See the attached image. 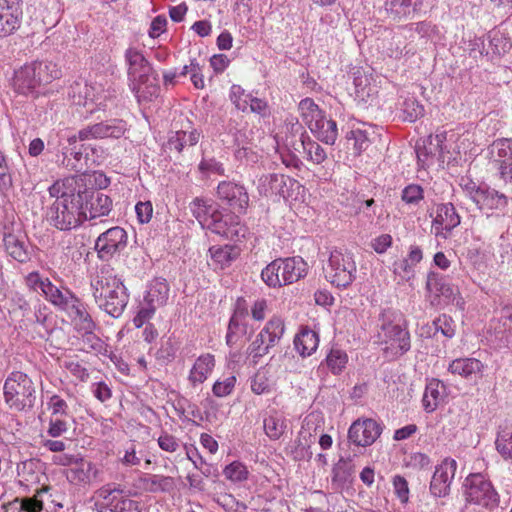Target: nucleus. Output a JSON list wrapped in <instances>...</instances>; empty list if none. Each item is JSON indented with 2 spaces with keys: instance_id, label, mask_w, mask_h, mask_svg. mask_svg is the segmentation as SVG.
<instances>
[{
  "instance_id": "f8f14e48",
  "label": "nucleus",
  "mask_w": 512,
  "mask_h": 512,
  "mask_svg": "<svg viewBox=\"0 0 512 512\" xmlns=\"http://www.w3.org/2000/svg\"><path fill=\"white\" fill-rule=\"evenodd\" d=\"M97 512H127L135 503L122 495V491L107 484L95 491L92 498Z\"/></svg>"
},
{
  "instance_id": "473e14b6",
  "label": "nucleus",
  "mask_w": 512,
  "mask_h": 512,
  "mask_svg": "<svg viewBox=\"0 0 512 512\" xmlns=\"http://www.w3.org/2000/svg\"><path fill=\"white\" fill-rule=\"evenodd\" d=\"M479 195L480 197L475 203L479 209L502 210L508 205V198L505 194L489 187L485 186Z\"/></svg>"
},
{
  "instance_id": "4468645a",
  "label": "nucleus",
  "mask_w": 512,
  "mask_h": 512,
  "mask_svg": "<svg viewBox=\"0 0 512 512\" xmlns=\"http://www.w3.org/2000/svg\"><path fill=\"white\" fill-rule=\"evenodd\" d=\"M218 199L227 205L230 211L245 214L249 206V194L244 185L235 181H221L217 186Z\"/></svg>"
},
{
  "instance_id": "f704fd0d",
  "label": "nucleus",
  "mask_w": 512,
  "mask_h": 512,
  "mask_svg": "<svg viewBox=\"0 0 512 512\" xmlns=\"http://www.w3.org/2000/svg\"><path fill=\"white\" fill-rule=\"evenodd\" d=\"M192 215L198 220L203 228H206L211 221L212 215L218 209L215 208L211 200L196 197L189 205Z\"/></svg>"
},
{
  "instance_id": "423d86ee",
  "label": "nucleus",
  "mask_w": 512,
  "mask_h": 512,
  "mask_svg": "<svg viewBox=\"0 0 512 512\" xmlns=\"http://www.w3.org/2000/svg\"><path fill=\"white\" fill-rule=\"evenodd\" d=\"M467 503L493 510L499 505V495L491 481L482 473L469 474L463 483Z\"/></svg>"
},
{
  "instance_id": "0e129e2a",
  "label": "nucleus",
  "mask_w": 512,
  "mask_h": 512,
  "mask_svg": "<svg viewBox=\"0 0 512 512\" xmlns=\"http://www.w3.org/2000/svg\"><path fill=\"white\" fill-rule=\"evenodd\" d=\"M158 445L163 451L173 453L179 448V441L173 435L163 433L158 438Z\"/></svg>"
},
{
  "instance_id": "4be33fe9",
  "label": "nucleus",
  "mask_w": 512,
  "mask_h": 512,
  "mask_svg": "<svg viewBox=\"0 0 512 512\" xmlns=\"http://www.w3.org/2000/svg\"><path fill=\"white\" fill-rule=\"evenodd\" d=\"M491 153L498 165L501 178L512 185V139H497L492 143Z\"/></svg>"
},
{
  "instance_id": "f03ea898",
  "label": "nucleus",
  "mask_w": 512,
  "mask_h": 512,
  "mask_svg": "<svg viewBox=\"0 0 512 512\" xmlns=\"http://www.w3.org/2000/svg\"><path fill=\"white\" fill-rule=\"evenodd\" d=\"M92 293L98 307L118 318L124 312L129 294L121 278L109 264L102 265L91 281Z\"/></svg>"
},
{
  "instance_id": "f257e3e1",
  "label": "nucleus",
  "mask_w": 512,
  "mask_h": 512,
  "mask_svg": "<svg viewBox=\"0 0 512 512\" xmlns=\"http://www.w3.org/2000/svg\"><path fill=\"white\" fill-rule=\"evenodd\" d=\"M48 191L49 195L55 198L47 211V220L52 226L61 231H68L84 222L77 178L68 177L58 180L49 187Z\"/></svg>"
},
{
  "instance_id": "2f4dec72",
  "label": "nucleus",
  "mask_w": 512,
  "mask_h": 512,
  "mask_svg": "<svg viewBox=\"0 0 512 512\" xmlns=\"http://www.w3.org/2000/svg\"><path fill=\"white\" fill-rule=\"evenodd\" d=\"M78 140V135H74L68 138L69 146L63 148V159L61 161L63 166L76 172H80L82 170L81 160L83 158L81 148H77L75 146Z\"/></svg>"
},
{
  "instance_id": "338daca9",
  "label": "nucleus",
  "mask_w": 512,
  "mask_h": 512,
  "mask_svg": "<svg viewBox=\"0 0 512 512\" xmlns=\"http://www.w3.org/2000/svg\"><path fill=\"white\" fill-rule=\"evenodd\" d=\"M135 211H136L138 220L141 223H148L152 217L153 207L149 201L139 202L135 206Z\"/></svg>"
},
{
  "instance_id": "393cba45",
  "label": "nucleus",
  "mask_w": 512,
  "mask_h": 512,
  "mask_svg": "<svg viewBox=\"0 0 512 512\" xmlns=\"http://www.w3.org/2000/svg\"><path fill=\"white\" fill-rule=\"evenodd\" d=\"M42 292L46 300L65 311L70 310V307L75 305L77 299L70 290H61L52 284L50 280L44 285Z\"/></svg>"
},
{
  "instance_id": "052dcab7",
  "label": "nucleus",
  "mask_w": 512,
  "mask_h": 512,
  "mask_svg": "<svg viewBox=\"0 0 512 512\" xmlns=\"http://www.w3.org/2000/svg\"><path fill=\"white\" fill-rule=\"evenodd\" d=\"M251 95L245 94L244 90L238 86L233 85L230 90V99L238 110L245 111L248 107V98Z\"/></svg>"
},
{
  "instance_id": "9b49d317",
  "label": "nucleus",
  "mask_w": 512,
  "mask_h": 512,
  "mask_svg": "<svg viewBox=\"0 0 512 512\" xmlns=\"http://www.w3.org/2000/svg\"><path fill=\"white\" fill-rule=\"evenodd\" d=\"M239 215L233 211L223 213L217 210L212 215V219L208 222L206 228L226 239L238 241L245 237L247 232L245 225L240 221Z\"/></svg>"
},
{
  "instance_id": "c85d7f7f",
  "label": "nucleus",
  "mask_w": 512,
  "mask_h": 512,
  "mask_svg": "<svg viewBox=\"0 0 512 512\" xmlns=\"http://www.w3.org/2000/svg\"><path fill=\"white\" fill-rule=\"evenodd\" d=\"M446 396V387L438 379H432L425 388L423 406L427 412H433Z\"/></svg>"
},
{
  "instance_id": "412c9836",
  "label": "nucleus",
  "mask_w": 512,
  "mask_h": 512,
  "mask_svg": "<svg viewBox=\"0 0 512 512\" xmlns=\"http://www.w3.org/2000/svg\"><path fill=\"white\" fill-rule=\"evenodd\" d=\"M100 474L101 471L96 464L83 458H79L72 467L65 470L67 481L78 487L90 486L98 479Z\"/></svg>"
},
{
  "instance_id": "39448f33",
  "label": "nucleus",
  "mask_w": 512,
  "mask_h": 512,
  "mask_svg": "<svg viewBox=\"0 0 512 512\" xmlns=\"http://www.w3.org/2000/svg\"><path fill=\"white\" fill-rule=\"evenodd\" d=\"M306 273L307 264L302 258H278L262 270L261 278L269 287L277 288L297 282Z\"/></svg>"
},
{
  "instance_id": "49530a36",
  "label": "nucleus",
  "mask_w": 512,
  "mask_h": 512,
  "mask_svg": "<svg viewBox=\"0 0 512 512\" xmlns=\"http://www.w3.org/2000/svg\"><path fill=\"white\" fill-rule=\"evenodd\" d=\"M348 356L345 351L337 348L331 349L326 357L328 369L334 374H340L346 367Z\"/></svg>"
},
{
  "instance_id": "e433bc0d",
  "label": "nucleus",
  "mask_w": 512,
  "mask_h": 512,
  "mask_svg": "<svg viewBox=\"0 0 512 512\" xmlns=\"http://www.w3.org/2000/svg\"><path fill=\"white\" fill-rule=\"evenodd\" d=\"M263 427L267 437L272 440H278L285 433L287 429L286 418L275 412L264 418Z\"/></svg>"
},
{
  "instance_id": "69168bd1",
  "label": "nucleus",
  "mask_w": 512,
  "mask_h": 512,
  "mask_svg": "<svg viewBox=\"0 0 512 512\" xmlns=\"http://www.w3.org/2000/svg\"><path fill=\"white\" fill-rule=\"evenodd\" d=\"M407 45L404 44L401 37L394 36L391 39L390 47L388 48L389 56L399 58L407 53H409V50L406 49Z\"/></svg>"
},
{
  "instance_id": "774afa93",
  "label": "nucleus",
  "mask_w": 512,
  "mask_h": 512,
  "mask_svg": "<svg viewBox=\"0 0 512 512\" xmlns=\"http://www.w3.org/2000/svg\"><path fill=\"white\" fill-rule=\"evenodd\" d=\"M167 25V19L164 15H158L155 17L150 25L149 36L151 38L159 37L165 30Z\"/></svg>"
},
{
  "instance_id": "e2e57ef3",
  "label": "nucleus",
  "mask_w": 512,
  "mask_h": 512,
  "mask_svg": "<svg viewBox=\"0 0 512 512\" xmlns=\"http://www.w3.org/2000/svg\"><path fill=\"white\" fill-rule=\"evenodd\" d=\"M395 492L402 503H407L409 499L408 482L402 476H395L393 480Z\"/></svg>"
},
{
  "instance_id": "6e6552de",
  "label": "nucleus",
  "mask_w": 512,
  "mask_h": 512,
  "mask_svg": "<svg viewBox=\"0 0 512 512\" xmlns=\"http://www.w3.org/2000/svg\"><path fill=\"white\" fill-rule=\"evenodd\" d=\"M78 191L81 195L83 220H94L108 216L113 207L112 199L94 188H88L82 179H78Z\"/></svg>"
},
{
  "instance_id": "f3484780",
  "label": "nucleus",
  "mask_w": 512,
  "mask_h": 512,
  "mask_svg": "<svg viewBox=\"0 0 512 512\" xmlns=\"http://www.w3.org/2000/svg\"><path fill=\"white\" fill-rule=\"evenodd\" d=\"M446 131L419 140L416 143L418 164L422 168L429 167L434 159L443 161V143L446 141Z\"/></svg>"
},
{
  "instance_id": "c756f323",
  "label": "nucleus",
  "mask_w": 512,
  "mask_h": 512,
  "mask_svg": "<svg viewBox=\"0 0 512 512\" xmlns=\"http://www.w3.org/2000/svg\"><path fill=\"white\" fill-rule=\"evenodd\" d=\"M318 345V334L308 327L302 328L294 338L295 349L302 357L310 356L316 351Z\"/></svg>"
},
{
  "instance_id": "13d9d810",
  "label": "nucleus",
  "mask_w": 512,
  "mask_h": 512,
  "mask_svg": "<svg viewBox=\"0 0 512 512\" xmlns=\"http://www.w3.org/2000/svg\"><path fill=\"white\" fill-rule=\"evenodd\" d=\"M157 308V306H154L151 303H145V300H143L137 315L133 319L134 325L137 328L142 327L148 320L152 318Z\"/></svg>"
},
{
  "instance_id": "4d7b16f0",
  "label": "nucleus",
  "mask_w": 512,
  "mask_h": 512,
  "mask_svg": "<svg viewBox=\"0 0 512 512\" xmlns=\"http://www.w3.org/2000/svg\"><path fill=\"white\" fill-rule=\"evenodd\" d=\"M251 390L257 394H265L271 391V383L266 372L258 371L251 380Z\"/></svg>"
},
{
  "instance_id": "58836bf2",
  "label": "nucleus",
  "mask_w": 512,
  "mask_h": 512,
  "mask_svg": "<svg viewBox=\"0 0 512 512\" xmlns=\"http://www.w3.org/2000/svg\"><path fill=\"white\" fill-rule=\"evenodd\" d=\"M200 139V133L193 129L189 133L185 131H177L174 135H172L167 142V147L169 150H175L178 153H181L185 146H194L198 143Z\"/></svg>"
},
{
  "instance_id": "09e8293b",
  "label": "nucleus",
  "mask_w": 512,
  "mask_h": 512,
  "mask_svg": "<svg viewBox=\"0 0 512 512\" xmlns=\"http://www.w3.org/2000/svg\"><path fill=\"white\" fill-rule=\"evenodd\" d=\"M346 139L348 143L352 141L355 155H360L363 151L367 150L370 145V140L366 132L360 129L349 131L346 135Z\"/></svg>"
},
{
  "instance_id": "ea45409f",
  "label": "nucleus",
  "mask_w": 512,
  "mask_h": 512,
  "mask_svg": "<svg viewBox=\"0 0 512 512\" xmlns=\"http://www.w3.org/2000/svg\"><path fill=\"white\" fill-rule=\"evenodd\" d=\"M143 488L151 493L170 492L174 489V479L170 476L147 475L141 479Z\"/></svg>"
},
{
  "instance_id": "8fccbe9b",
  "label": "nucleus",
  "mask_w": 512,
  "mask_h": 512,
  "mask_svg": "<svg viewBox=\"0 0 512 512\" xmlns=\"http://www.w3.org/2000/svg\"><path fill=\"white\" fill-rule=\"evenodd\" d=\"M496 449L505 458L512 460V430H503L496 439Z\"/></svg>"
},
{
  "instance_id": "dca6fc26",
  "label": "nucleus",
  "mask_w": 512,
  "mask_h": 512,
  "mask_svg": "<svg viewBox=\"0 0 512 512\" xmlns=\"http://www.w3.org/2000/svg\"><path fill=\"white\" fill-rule=\"evenodd\" d=\"M127 131V124L122 119H109L89 125L78 132L80 141L90 139L121 138Z\"/></svg>"
},
{
  "instance_id": "79ce46f5",
  "label": "nucleus",
  "mask_w": 512,
  "mask_h": 512,
  "mask_svg": "<svg viewBox=\"0 0 512 512\" xmlns=\"http://www.w3.org/2000/svg\"><path fill=\"white\" fill-rule=\"evenodd\" d=\"M354 466L350 459L340 458L334 465L332 470V483L337 487H343L350 478L354 471Z\"/></svg>"
},
{
  "instance_id": "6e6d98bb",
  "label": "nucleus",
  "mask_w": 512,
  "mask_h": 512,
  "mask_svg": "<svg viewBox=\"0 0 512 512\" xmlns=\"http://www.w3.org/2000/svg\"><path fill=\"white\" fill-rule=\"evenodd\" d=\"M401 198L407 204L417 205L424 198V190L418 184H410L403 189Z\"/></svg>"
},
{
  "instance_id": "0eeeda50",
  "label": "nucleus",
  "mask_w": 512,
  "mask_h": 512,
  "mask_svg": "<svg viewBox=\"0 0 512 512\" xmlns=\"http://www.w3.org/2000/svg\"><path fill=\"white\" fill-rule=\"evenodd\" d=\"M378 337L385 345V352H390L392 356H401L410 349V334L405 322L403 324L400 321L394 322L388 313L383 314V323Z\"/></svg>"
},
{
  "instance_id": "b1692460",
  "label": "nucleus",
  "mask_w": 512,
  "mask_h": 512,
  "mask_svg": "<svg viewBox=\"0 0 512 512\" xmlns=\"http://www.w3.org/2000/svg\"><path fill=\"white\" fill-rule=\"evenodd\" d=\"M285 333L284 320L279 316H273L258 333L254 340V347L257 349L263 344V336H267L268 346L274 347L279 343Z\"/></svg>"
},
{
  "instance_id": "72a5a7b5",
  "label": "nucleus",
  "mask_w": 512,
  "mask_h": 512,
  "mask_svg": "<svg viewBox=\"0 0 512 512\" xmlns=\"http://www.w3.org/2000/svg\"><path fill=\"white\" fill-rule=\"evenodd\" d=\"M169 297V285L165 279H154L144 297L145 303H151L154 306L162 307L167 303Z\"/></svg>"
},
{
  "instance_id": "de8ad7c7",
  "label": "nucleus",
  "mask_w": 512,
  "mask_h": 512,
  "mask_svg": "<svg viewBox=\"0 0 512 512\" xmlns=\"http://www.w3.org/2000/svg\"><path fill=\"white\" fill-rule=\"evenodd\" d=\"M73 99L78 105L87 106L94 102V88L87 84L76 83L73 87Z\"/></svg>"
},
{
  "instance_id": "a19ab883",
  "label": "nucleus",
  "mask_w": 512,
  "mask_h": 512,
  "mask_svg": "<svg viewBox=\"0 0 512 512\" xmlns=\"http://www.w3.org/2000/svg\"><path fill=\"white\" fill-rule=\"evenodd\" d=\"M426 287L431 293L451 299L455 294V288L446 283L445 278L439 273L430 272L427 277Z\"/></svg>"
},
{
  "instance_id": "603ef678",
  "label": "nucleus",
  "mask_w": 512,
  "mask_h": 512,
  "mask_svg": "<svg viewBox=\"0 0 512 512\" xmlns=\"http://www.w3.org/2000/svg\"><path fill=\"white\" fill-rule=\"evenodd\" d=\"M224 475L233 482H241L247 479L248 471L244 464L234 461L225 467Z\"/></svg>"
},
{
  "instance_id": "6ab92c4d",
  "label": "nucleus",
  "mask_w": 512,
  "mask_h": 512,
  "mask_svg": "<svg viewBox=\"0 0 512 512\" xmlns=\"http://www.w3.org/2000/svg\"><path fill=\"white\" fill-rule=\"evenodd\" d=\"M382 427L371 418L357 419L348 430V439L355 445L367 447L381 435Z\"/></svg>"
},
{
  "instance_id": "cd10ccee",
  "label": "nucleus",
  "mask_w": 512,
  "mask_h": 512,
  "mask_svg": "<svg viewBox=\"0 0 512 512\" xmlns=\"http://www.w3.org/2000/svg\"><path fill=\"white\" fill-rule=\"evenodd\" d=\"M215 366L214 355L207 353L199 356L189 373V381L193 386L201 384L208 378Z\"/></svg>"
},
{
  "instance_id": "c03bdc74",
  "label": "nucleus",
  "mask_w": 512,
  "mask_h": 512,
  "mask_svg": "<svg viewBox=\"0 0 512 512\" xmlns=\"http://www.w3.org/2000/svg\"><path fill=\"white\" fill-rule=\"evenodd\" d=\"M247 332V327L244 323L241 322L240 318L234 314L228 324L227 334H226V343L230 347H233L238 344L239 340L242 336H244Z\"/></svg>"
},
{
  "instance_id": "bb28decb",
  "label": "nucleus",
  "mask_w": 512,
  "mask_h": 512,
  "mask_svg": "<svg viewBox=\"0 0 512 512\" xmlns=\"http://www.w3.org/2000/svg\"><path fill=\"white\" fill-rule=\"evenodd\" d=\"M3 242L6 252L16 261L25 263L30 259L23 236L15 233H5Z\"/></svg>"
},
{
  "instance_id": "5fc2aeb1",
  "label": "nucleus",
  "mask_w": 512,
  "mask_h": 512,
  "mask_svg": "<svg viewBox=\"0 0 512 512\" xmlns=\"http://www.w3.org/2000/svg\"><path fill=\"white\" fill-rule=\"evenodd\" d=\"M405 120L414 122L424 115V107L416 99H407L403 104Z\"/></svg>"
},
{
  "instance_id": "a18cd8bd",
  "label": "nucleus",
  "mask_w": 512,
  "mask_h": 512,
  "mask_svg": "<svg viewBox=\"0 0 512 512\" xmlns=\"http://www.w3.org/2000/svg\"><path fill=\"white\" fill-rule=\"evenodd\" d=\"M83 350L86 352H94L96 354L106 355L108 353L107 344L100 339L94 331L81 333Z\"/></svg>"
},
{
  "instance_id": "c9c22d12",
  "label": "nucleus",
  "mask_w": 512,
  "mask_h": 512,
  "mask_svg": "<svg viewBox=\"0 0 512 512\" xmlns=\"http://www.w3.org/2000/svg\"><path fill=\"white\" fill-rule=\"evenodd\" d=\"M482 368L481 361L475 358H458L450 363L448 370L454 375L467 378L472 374L481 372Z\"/></svg>"
},
{
  "instance_id": "aec40b11",
  "label": "nucleus",
  "mask_w": 512,
  "mask_h": 512,
  "mask_svg": "<svg viewBox=\"0 0 512 512\" xmlns=\"http://www.w3.org/2000/svg\"><path fill=\"white\" fill-rule=\"evenodd\" d=\"M457 470V462L454 459L446 458L432 476L430 492L435 497H446L450 493V485Z\"/></svg>"
},
{
  "instance_id": "2eb2a0df",
  "label": "nucleus",
  "mask_w": 512,
  "mask_h": 512,
  "mask_svg": "<svg viewBox=\"0 0 512 512\" xmlns=\"http://www.w3.org/2000/svg\"><path fill=\"white\" fill-rule=\"evenodd\" d=\"M127 233L119 227H112L99 235L95 242V250L103 261L110 260L114 255L121 253L127 246Z\"/></svg>"
},
{
  "instance_id": "20e7f679",
  "label": "nucleus",
  "mask_w": 512,
  "mask_h": 512,
  "mask_svg": "<svg viewBox=\"0 0 512 512\" xmlns=\"http://www.w3.org/2000/svg\"><path fill=\"white\" fill-rule=\"evenodd\" d=\"M3 394L4 401L11 410L28 411L36 402V384L26 373L13 371L4 382Z\"/></svg>"
},
{
  "instance_id": "680f3d73",
  "label": "nucleus",
  "mask_w": 512,
  "mask_h": 512,
  "mask_svg": "<svg viewBox=\"0 0 512 512\" xmlns=\"http://www.w3.org/2000/svg\"><path fill=\"white\" fill-rule=\"evenodd\" d=\"M64 367L80 381H86L89 377L88 370L79 361H64Z\"/></svg>"
},
{
  "instance_id": "4c0bfd02",
  "label": "nucleus",
  "mask_w": 512,
  "mask_h": 512,
  "mask_svg": "<svg viewBox=\"0 0 512 512\" xmlns=\"http://www.w3.org/2000/svg\"><path fill=\"white\" fill-rule=\"evenodd\" d=\"M74 316L73 321L76 330L81 334L83 332H92L96 328L95 322L92 320L90 314L86 311L84 305L77 298L75 305L70 307Z\"/></svg>"
},
{
  "instance_id": "7c9ffc66",
  "label": "nucleus",
  "mask_w": 512,
  "mask_h": 512,
  "mask_svg": "<svg viewBox=\"0 0 512 512\" xmlns=\"http://www.w3.org/2000/svg\"><path fill=\"white\" fill-rule=\"evenodd\" d=\"M422 5V0H386V12L394 20H400L415 12Z\"/></svg>"
},
{
  "instance_id": "5701e85b",
  "label": "nucleus",
  "mask_w": 512,
  "mask_h": 512,
  "mask_svg": "<svg viewBox=\"0 0 512 512\" xmlns=\"http://www.w3.org/2000/svg\"><path fill=\"white\" fill-rule=\"evenodd\" d=\"M461 218L452 203H442L437 206L436 216L432 221L435 234L441 235L442 231L450 232L460 224Z\"/></svg>"
},
{
  "instance_id": "9d476101",
  "label": "nucleus",
  "mask_w": 512,
  "mask_h": 512,
  "mask_svg": "<svg viewBox=\"0 0 512 512\" xmlns=\"http://www.w3.org/2000/svg\"><path fill=\"white\" fill-rule=\"evenodd\" d=\"M299 109L303 117V121L308 126L312 137L307 133L302 135V144L304 148L311 154L320 155V110L318 105L310 98H305L299 103Z\"/></svg>"
},
{
  "instance_id": "864d4df0",
  "label": "nucleus",
  "mask_w": 512,
  "mask_h": 512,
  "mask_svg": "<svg viewBox=\"0 0 512 512\" xmlns=\"http://www.w3.org/2000/svg\"><path fill=\"white\" fill-rule=\"evenodd\" d=\"M433 325L436 331H441V333L447 338H452L455 335V321L446 314H443L436 318L433 321Z\"/></svg>"
},
{
  "instance_id": "a878e982",
  "label": "nucleus",
  "mask_w": 512,
  "mask_h": 512,
  "mask_svg": "<svg viewBox=\"0 0 512 512\" xmlns=\"http://www.w3.org/2000/svg\"><path fill=\"white\" fill-rule=\"evenodd\" d=\"M209 253L215 269H224L239 257L240 248L236 245L212 246Z\"/></svg>"
},
{
  "instance_id": "37998d69",
  "label": "nucleus",
  "mask_w": 512,
  "mask_h": 512,
  "mask_svg": "<svg viewBox=\"0 0 512 512\" xmlns=\"http://www.w3.org/2000/svg\"><path fill=\"white\" fill-rule=\"evenodd\" d=\"M354 75L355 96L360 101L367 102L375 93L371 79L361 71H357Z\"/></svg>"
},
{
  "instance_id": "3c124183",
  "label": "nucleus",
  "mask_w": 512,
  "mask_h": 512,
  "mask_svg": "<svg viewBox=\"0 0 512 512\" xmlns=\"http://www.w3.org/2000/svg\"><path fill=\"white\" fill-rule=\"evenodd\" d=\"M48 491L49 487H42L41 489L37 490L33 497L21 499V510L24 512H41L43 510V502L39 497Z\"/></svg>"
},
{
  "instance_id": "ddd939ff",
  "label": "nucleus",
  "mask_w": 512,
  "mask_h": 512,
  "mask_svg": "<svg viewBox=\"0 0 512 512\" xmlns=\"http://www.w3.org/2000/svg\"><path fill=\"white\" fill-rule=\"evenodd\" d=\"M355 264L350 257L344 256L340 251H332L325 268V278L337 287H346L353 280Z\"/></svg>"
},
{
  "instance_id": "1a4fd4ad",
  "label": "nucleus",
  "mask_w": 512,
  "mask_h": 512,
  "mask_svg": "<svg viewBox=\"0 0 512 512\" xmlns=\"http://www.w3.org/2000/svg\"><path fill=\"white\" fill-rule=\"evenodd\" d=\"M128 66L127 74L130 81V87L137 97L142 96V85L149 81L153 72L152 66L136 48H128L124 54Z\"/></svg>"
},
{
  "instance_id": "7ed1b4c3",
  "label": "nucleus",
  "mask_w": 512,
  "mask_h": 512,
  "mask_svg": "<svg viewBox=\"0 0 512 512\" xmlns=\"http://www.w3.org/2000/svg\"><path fill=\"white\" fill-rule=\"evenodd\" d=\"M61 76L57 65L48 61H35L14 71L12 88L20 95L28 96L43 84H48Z\"/></svg>"
},
{
  "instance_id": "a211bd4d",
  "label": "nucleus",
  "mask_w": 512,
  "mask_h": 512,
  "mask_svg": "<svg viewBox=\"0 0 512 512\" xmlns=\"http://www.w3.org/2000/svg\"><path fill=\"white\" fill-rule=\"evenodd\" d=\"M22 0H0V37L14 34L22 24Z\"/></svg>"
},
{
  "instance_id": "bf43d9fd",
  "label": "nucleus",
  "mask_w": 512,
  "mask_h": 512,
  "mask_svg": "<svg viewBox=\"0 0 512 512\" xmlns=\"http://www.w3.org/2000/svg\"><path fill=\"white\" fill-rule=\"evenodd\" d=\"M236 383L235 376H228L223 380H218L214 383L212 391L217 397H225L233 391Z\"/></svg>"
}]
</instances>
